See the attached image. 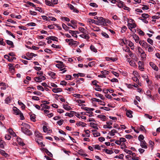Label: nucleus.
Wrapping results in <instances>:
<instances>
[{"mask_svg": "<svg viewBox=\"0 0 160 160\" xmlns=\"http://www.w3.org/2000/svg\"><path fill=\"white\" fill-rule=\"evenodd\" d=\"M21 130L25 134L28 136H30L32 134V133L31 131L24 128H21Z\"/></svg>", "mask_w": 160, "mask_h": 160, "instance_id": "obj_1", "label": "nucleus"}, {"mask_svg": "<svg viewBox=\"0 0 160 160\" xmlns=\"http://www.w3.org/2000/svg\"><path fill=\"white\" fill-rule=\"evenodd\" d=\"M13 110L14 111L13 113L16 115H19L20 113H21V111L16 107H13Z\"/></svg>", "mask_w": 160, "mask_h": 160, "instance_id": "obj_2", "label": "nucleus"}, {"mask_svg": "<svg viewBox=\"0 0 160 160\" xmlns=\"http://www.w3.org/2000/svg\"><path fill=\"white\" fill-rule=\"evenodd\" d=\"M92 101H96L98 102L100 105L103 106H104L105 105L104 102L102 101L101 100L99 99L96 98H93L92 99Z\"/></svg>", "mask_w": 160, "mask_h": 160, "instance_id": "obj_3", "label": "nucleus"}, {"mask_svg": "<svg viewBox=\"0 0 160 160\" xmlns=\"http://www.w3.org/2000/svg\"><path fill=\"white\" fill-rule=\"evenodd\" d=\"M149 64L150 66L152 67V68L154 70L156 71H158V67L154 64L153 62H149Z\"/></svg>", "mask_w": 160, "mask_h": 160, "instance_id": "obj_4", "label": "nucleus"}, {"mask_svg": "<svg viewBox=\"0 0 160 160\" xmlns=\"http://www.w3.org/2000/svg\"><path fill=\"white\" fill-rule=\"evenodd\" d=\"M140 142V145L142 148L145 149H146L148 148L147 144L144 140L141 141Z\"/></svg>", "mask_w": 160, "mask_h": 160, "instance_id": "obj_5", "label": "nucleus"}, {"mask_svg": "<svg viewBox=\"0 0 160 160\" xmlns=\"http://www.w3.org/2000/svg\"><path fill=\"white\" fill-rule=\"evenodd\" d=\"M117 1H118V2L117 4L118 7L120 8H122L124 5V2L120 0H117Z\"/></svg>", "mask_w": 160, "mask_h": 160, "instance_id": "obj_6", "label": "nucleus"}, {"mask_svg": "<svg viewBox=\"0 0 160 160\" xmlns=\"http://www.w3.org/2000/svg\"><path fill=\"white\" fill-rule=\"evenodd\" d=\"M68 5L70 9L73 10V12L77 13L79 12V11L76 9L71 4H68Z\"/></svg>", "mask_w": 160, "mask_h": 160, "instance_id": "obj_7", "label": "nucleus"}, {"mask_svg": "<svg viewBox=\"0 0 160 160\" xmlns=\"http://www.w3.org/2000/svg\"><path fill=\"white\" fill-rule=\"evenodd\" d=\"M133 112L131 110H126V114L127 116L129 118H131L132 117V114Z\"/></svg>", "mask_w": 160, "mask_h": 160, "instance_id": "obj_8", "label": "nucleus"}, {"mask_svg": "<svg viewBox=\"0 0 160 160\" xmlns=\"http://www.w3.org/2000/svg\"><path fill=\"white\" fill-rule=\"evenodd\" d=\"M17 139V142L20 145L23 146L25 145V143L22 142V140L20 138L18 137Z\"/></svg>", "mask_w": 160, "mask_h": 160, "instance_id": "obj_9", "label": "nucleus"}, {"mask_svg": "<svg viewBox=\"0 0 160 160\" xmlns=\"http://www.w3.org/2000/svg\"><path fill=\"white\" fill-rule=\"evenodd\" d=\"M74 113H76V112L73 111H71L70 113L67 112L65 114V115L70 117H71L73 116V114Z\"/></svg>", "mask_w": 160, "mask_h": 160, "instance_id": "obj_10", "label": "nucleus"}, {"mask_svg": "<svg viewBox=\"0 0 160 160\" xmlns=\"http://www.w3.org/2000/svg\"><path fill=\"white\" fill-rule=\"evenodd\" d=\"M76 125L77 126H81L82 127H84L86 126L87 124L82 122H78L76 123Z\"/></svg>", "mask_w": 160, "mask_h": 160, "instance_id": "obj_11", "label": "nucleus"}, {"mask_svg": "<svg viewBox=\"0 0 160 160\" xmlns=\"http://www.w3.org/2000/svg\"><path fill=\"white\" fill-rule=\"evenodd\" d=\"M98 20L100 25H104V18L102 17H100Z\"/></svg>", "mask_w": 160, "mask_h": 160, "instance_id": "obj_12", "label": "nucleus"}, {"mask_svg": "<svg viewBox=\"0 0 160 160\" xmlns=\"http://www.w3.org/2000/svg\"><path fill=\"white\" fill-rule=\"evenodd\" d=\"M43 151L46 152V153L48 156H49V157H52L53 155L52 154L51 152H49L47 149L45 148H43Z\"/></svg>", "mask_w": 160, "mask_h": 160, "instance_id": "obj_13", "label": "nucleus"}, {"mask_svg": "<svg viewBox=\"0 0 160 160\" xmlns=\"http://www.w3.org/2000/svg\"><path fill=\"white\" fill-rule=\"evenodd\" d=\"M0 152L2 156H4L5 157H7L8 156V154L3 150L0 149Z\"/></svg>", "mask_w": 160, "mask_h": 160, "instance_id": "obj_14", "label": "nucleus"}, {"mask_svg": "<svg viewBox=\"0 0 160 160\" xmlns=\"http://www.w3.org/2000/svg\"><path fill=\"white\" fill-rule=\"evenodd\" d=\"M6 42L8 44L11 45V48H13L14 47V46L12 42L9 40H6Z\"/></svg>", "mask_w": 160, "mask_h": 160, "instance_id": "obj_15", "label": "nucleus"}, {"mask_svg": "<svg viewBox=\"0 0 160 160\" xmlns=\"http://www.w3.org/2000/svg\"><path fill=\"white\" fill-rule=\"evenodd\" d=\"M52 91L54 93H57L62 92V90L61 88H54L52 89Z\"/></svg>", "mask_w": 160, "mask_h": 160, "instance_id": "obj_16", "label": "nucleus"}, {"mask_svg": "<svg viewBox=\"0 0 160 160\" xmlns=\"http://www.w3.org/2000/svg\"><path fill=\"white\" fill-rule=\"evenodd\" d=\"M117 133V131L114 129L112 130L111 131L108 133V134L110 136H113L115 135V133Z\"/></svg>", "mask_w": 160, "mask_h": 160, "instance_id": "obj_17", "label": "nucleus"}, {"mask_svg": "<svg viewBox=\"0 0 160 160\" xmlns=\"http://www.w3.org/2000/svg\"><path fill=\"white\" fill-rule=\"evenodd\" d=\"M63 107L65 109L68 111L72 109L71 107L68 106L67 104L64 105L63 104Z\"/></svg>", "mask_w": 160, "mask_h": 160, "instance_id": "obj_18", "label": "nucleus"}, {"mask_svg": "<svg viewBox=\"0 0 160 160\" xmlns=\"http://www.w3.org/2000/svg\"><path fill=\"white\" fill-rule=\"evenodd\" d=\"M48 74L51 76L52 78H55V76H56V73L54 72H49L48 73Z\"/></svg>", "mask_w": 160, "mask_h": 160, "instance_id": "obj_19", "label": "nucleus"}, {"mask_svg": "<svg viewBox=\"0 0 160 160\" xmlns=\"http://www.w3.org/2000/svg\"><path fill=\"white\" fill-rule=\"evenodd\" d=\"M45 2L46 4L47 5L51 6H54V5H53V4L52 3V2H50V1L47 0H45Z\"/></svg>", "mask_w": 160, "mask_h": 160, "instance_id": "obj_20", "label": "nucleus"}, {"mask_svg": "<svg viewBox=\"0 0 160 160\" xmlns=\"http://www.w3.org/2000/svg\"><path fill=\"white\" fill-rule=\"evenodd\" d=\"M80 36L83 38L88 39L89 38V36L87 34L84 35V34H81L80 35Z\"/></svg>", "mask_w": 160, "mask_h": 160, "instance_id": "obj_21", "label": "nucleus"}, {"mask_svg": "<svg viewBox=\"0 0 160 160\" xmlns=\"http://www.w3.org/2000/svg\"><path fill=\"white\" fill-rule=\"evenodd\" d=\"M95 95L97 97H99L102 100H104L105 98L102 95L98 93H96L95 94Z\"/></svg>", "mask_w": 160, "mask_h": 160, "instance_id": "obj_22", "label": "nucleus"}, {"mask_svg": "<svg viewBox=\"0 0 160 160\" xmlns=\"http://www.w3.org/2000/svg\"><path fill=\"white\" fill-rule=\"evenodd\" d=\"M98 117L101 119L103 121H105L106 119V117L104 115H98Z\"/></svg>", "mask_w": 160, "mask_h": 160, "instance_id": "obj_23", "label": "nucleus"}, {"mask_svg": "<svg viewBox=\"0 0 160 160\" xmlns=\"http://www.w3.org/2000/svg\"><path fill=\"white\" fill-rule=\"evenodd\" d=\"M5 144V142L2 140H1L0 141V147L2 148H4V144Z\"/></svg>", "mask_w": 160, "mask_h": 160, "instance_id": "obj_24", "label": "nucleus"}, {"mask_svg": "<svg viewBox=\"0 0 160 160\" xmlns=\"http://www.w3.org/2000/svg\"><path fill=\"white\" fill-rule=\"evenodd\" d=\"M35 118H36L35 115L34 114H33L31 115V116H30L31 120L34 122H35L36 121V120L35 119Z\"/></svg>", "mask_w": 160, "mask_h": 160, "instance_id": "obj_25", "label": "nucleus"}, {"mask_svg": "<svg viewBox=\"0 0 160 160\" xmlns=\"http://www.w3.org/2000/svg\"><path fill=\"white\" fill-rule=\"evenodd\" d=\"M22 125L24 126L23 128L27 129H29L30 128V126L29 124L26 123H22Z\"/></svg>", "mask_w": 160, "mask_h": 160, "instance_id": "obj_26", "label": "nucleus"}, {"mask_svg": "<svg viewBox=\"0 0 160 160\" xmlns=\"http://www.w3.org/2000/svg\"><path fill=\"white\" fill-rule=\"evenodd\" d=\"M131 26L130 27H129V28L131 30V28H134L136 27V25L135 23H128Z\"/></svg>", "mask_w": 160, "mask_h": 160, "instance_id": "obj_27", "label": "nucleus"}, {"mask_svg": "<svg viewBox=\"0 0 160 160\" xmlns=\"http://www.w3.org/2000/svg\"><path fill=\"white\" fill-rule=\"evenodd\" d=\"M35 134L36 136L40 138H42V134L39 132L38 131H36L35 132Z\"/></svg>", "mask_w": 160, "mask_h": 160, "instance_id": "obj_28", "label": "nucleus"}, {"mask_svg": "<svg viewBox=\"0 0 160 160\" xmlns=\"http://www.w3.org/2000/svg\"><path fill=\"white\" fill-rule=\"evenodd\" d=\"M142 46L145 49H146L148 47V44L146 42L144 41V42H143L142 45Z\"/></svg>", "mask_w": 160, "mask_h": 160, "instance_id": "obj_29", "label": "nucleus"}, {"mask_svg": "<svg viewBox=\"0 0 160 160\" xmlns=\"http://www.w3.org/2000/svg\"><path fill=\"white\" fill-rule=\"evenodd\" d=\"M62 28L66 31H68V29H69L70 28L67 27L64 23H63L62 24Z\"/></svg>", "mask_w": 160, "mask_h": 160, "instance_id": "obj_30", "label": "nucleus"}, {"mask_svg": "<svg viewBox=\"0 0 160 160\" xmlns=\"http://www.w3.org/2000/svg\"><path fill=\"white\" fill-rule=\"evenodd\" d=\"M133 38L135 40V42H137L139 39V38L138 35L136 34L134 35L133 36Z\"/></svg>", "mask_w": 160, "mask_h": 160, "instance_id": "obj_31", "label": "nucleus"}, {"mask_svg": "<svg viewBox=\"0 0 160 160\" xmlns=\"http://www.w3.org/2000/svg\"><path fill=\"white\" fill-rule=\"evenodd\" d=\"M50 38V40H52L53 41H55L57 42L58 41V38L56 37L53 36H51Z\"/></svg>", "mask_w": 160, "mask_h": 160, "instance_id": "obj_32", "label": "nucleus"}, {"mask_svg": "<svg viewBox=\"0 0 160 160\" xmlns=\"http://www.w3.org/2000/svg\"><path fill=\"white\" fill-rule=\"evenodd\" d=\"M124 157V155L123 154H121L119 156H116L114 157L115 158H118L120 159H123Z\"/></svg>", "mask_w": 160, "mask_h": 160, "instance_id": "obj_33", "label": "nucleus"}, {"mask_svg": "<svg viewBox=\"0 0 160 160\" xmlns=\"http://www.w3.org/2000/svg\"><path fill=\"white\" fill-rule=\"evenodd\" d=\"M56 66L58 68H62L64 67V65L63 63L61 64H57L56 65Z\"/></svg>", "mask_w": 160, "mask_h": 160, "instance_id": "obj_34", "label": "nucleus"}, {"mask_svg": "<svg viewBox=\"0 0 160 160\" xmlns=\"http://www.w3.org/2000/svg\"><path fill=\"white\" fill-rule=\"evenodd\" d=\"M144 138V137L142 135H140L138 137V139L140 142L141 141H143Z\"/></svg>", "mask_w": 160, "mask_h": 160, "instance_id": "obj_35", "label": "nucleus"}, {"mask_svg": "<svg viewBox=\"0 0 160 160\" xmlns=\"http://www.w3.org/2000/svg\"><path fill=\"white\" fill-rule=\"evenodd\" d=\"M90 126L93 128L96 129H98V128L97 126H94V125L95 124L94 123L90 122Z\"/></svg>", "mask_w": 160, "mask_h": 160, "instance_id": "obj_36", "label": "nucleus"}, {"mask_svg": "<svg viewBox=\"0 0 160 160\" xmlns=\"http://www.w3.org/2000/svg\"><path fill=\"white\" fill-rule=\"evenodd\" d=\"M142 16L144 18L147 19L149 17V15L148 14L143 13L142 14Z\"/></svg>", "mask_w": 160, "mask_h": 160, "instance_id": "obj_37", "label": "nucleus"}, {"mask_svg": "<svg viewBox=\"0 0 160 160\" xmlns=\"http://www.w3.org/2000/svg\"><path fill=\"white\" fill-rule=\"evenodd\" d=\"M90 48L92 51L94 52H97V49L95 48L94 46L93 45L91 46Z\"/></svg>", "mask_w": 160, "mask_h": 160, "instance_id": "obj_38", "label": "nucleus"}, {"mask_svg": "<svg viewBox=\"0 0 160 160\" xmlns=\"http://www.w3.org/2000/svg\"><path fill=\"white\" fill-rule=\"evenodd\" d=\"M92 146L94 147L95 149H98L99 150H101L100 146L98 145H93Z\"/></svg>", "mask_w": 160, "mask_h": 160, "instance_id": "obj_39", "label": "nucleus"}, {"mask_svg": "<svg viewBox=\"0 0 160 160\" xmlns=\"http://www.w3.org/2000/svg\"><path fill=\"white\" fill-rule=\"evenodd\" d=\"M35 81L37 82H40L42 81L40 77H36L34 78Z\"/></svg>", "mask_w": 160, "mask_h": 160, "instance_id": "obj_40", "label": "nucleus"}, {"mask_svg": "<svg viewBox=\"0 0 160 160\" xmlns=\"http://www.w3.org/2000/svg\"><path fill=\"white\" fill-rule=\"evenodd\" d=\"M32 52H28L26 53V55L29 58H32Z\"/></svg>", "mask_w": 160, "mask_h": 160, "instance_id": "obj_41", "label": "nucleus"}, {"mask_svg": "<svg viewBox=\"0 0 160 160\" xmlns=\"http://www.w3.org/2000/svg\"><path fill=\"white\" fill-rule=\"evenodd\" d=\"M123 50L127 52H130V50L129 48L128 47H126L125 48H123Z\"/></svg>", "mask_w": 160, "mask_h": 160, "instance_id": "obj_42", "label": "nucleus"}, {"mask_svg": "<svg viewBox=\"0 0 160 160\" xmlns=\"http://www.w3.org/2000/svg\"><path fill=\"white\" fill-rule=\"evenodd\" d=\"M106 152L108 154H111L113 153V152L112 151L108 150L107 149H106Z\"/></svg>", "mask_w": 160, "mask_h": 160, "instance_id": "obj_43", "label": "nucleus"}, {"mask_svg": "<svg viewBox=\"0 0 160 160\" xmlns=\"http://www.w3.org/2000/svg\"><path fill=\"white\" fill-rule=\"evenodd\" d=\"M89 5L93 7L97 8L98 7V5L95 3L91 2L89 4Z\"/></svg>", "mask_w": 160, "mask_h": 160, "instance_id": "obj_44", "label": "nucleus"}, {"mask_svg": "<svg viewBox=\"0 0 160 160\" xmlns=\"http://www.w3.org/2000/svg\"><path fill=\"white\" fill-rule=\"evenodd\" d=\"M26 3L30 6H32L35 8H37V7H36V5H35L33 3L28 1Z\"/></svg>", "mask_w": 160, "mask_h": 160, "instance_id": "obj_45", "label": "nucleus"}, {"mask_svg": "<svg viewBox=\"0 0 160 160\" xmlns=\"http://www.w3.org/2000/svg\"><path fill=\"white\" fill-rule=\"evenodd\" d=\"M36 25V24L35 23L33 22H30V23H28V24H26V26H35Z\"/></svg>", "mask_w": 160, "mask_h": 160, "instance_id": "obj_46", "label": "nucleus"}, {"mask_svg": "<svg viewBox=\"0 0 160 160\" xmlns=\"http://www.w3.org/2000/svg\"><path fill=\"white\" fill-rule=\"evenodd\" d=\"M93 135L94 137H97L100 136V133L97 131L96 132L93 133Z\"/></svg>", "mask_w": 160, "mask_h": 160, "instance_id": "obj_47", "label": "nucleus"}, {"mask_svg": "<svg viewBox=\"0 0 160 160\" xmlns=\"http://www.w3.org/2000/svg\"><path fill=\"white\" fill-rule=\"evenodd\" d=\"M11 100L10 99V98H9L8 97L6 99H5V102L7 104H8V103H10L11 102Z\"/></svg>", "mask_w": 160, "mask_h": 160, "instance_id": "obj_48", "label": "nucleus"}, {"mask_svg": "<svg viewBox=\"0 0 160 160\" xmlns=\"http://www.w3.org/2000/svg\"><path fill=\"white\" fill-rule=\"evenodd\" d=\"M146 54L145 53V52L144 51H142V52L141 53V57L142 58H143V59L146 58Z\"/></svg>", "mask_w": 160, "mask_h": 160, "instance_id": "obj_49", "label": "nucleus"}, {"mask_svg": "<svg viewBox=\"0 0 160 160\" xmlns=\"http://www.w3.org/2000/svg\"><path fill=\"white\" fill-rule=\"evenodd\" d=\"M64 122V120L63 119H61L59 121L57 122V123L60 126Z\"/></svg>", "mask_w": 160, "mask_h": 160, "instance_id": "obj_50", "label": "nucleus"}, {"mask_svg": "<svg viewBox=\"0 0 160 160\" xmlns=\"http://www.w3.org/2000/svg\"><path fill=\"white\" fill-rule=\"evenodd\" d=\"M147 42L151 45H152L153 43V41L150 38H148L147 39Z\"/></svg>", "mask_w": 160, "mask_h": 160, "instance_id": "obj_51", "label": "nucleus"}, {"mask_svg": "<svg viewBox=\"0 0 160 160\" xmlns=\"http://www.w3.org/2000/svg\"><path fill=\"white\" fill-rule=\"evenodd\" d=\"M66 79L67 80H71L72 79V76L70 75H66Z\"/></svg>", "mask_w": 160, "mask_h": 160, "instance_id": "obj_52", "label": "nucleus"}, {"mask_svg": "<svg viewBox=\"0 0 160 160\" xmlns=\"http://www.w3.org/2000/svg\"><path fill=\"white\" fill-rule=\"evenodd\" d=\"M79 44V43L77 41H74L73 40V42H72V45L75 46H77Z\"/></svg>", "mask_w": 160, "mask_h": 160, "instance_id": "obj_53", "label": "nucleus"}, {"mask_svg": "<svg viewBox=\"0 0 160 160\" xmlns=\"http://www.w3.org/2000/svg\"><path fill=\"white\" fill-rule=\"evenodd\" d=\"M124 151L125 152L130 155H131V153H132V152L131 151L128 149H124Z\"/></svg>", "mask_w": 160, "mask_h": 160, "instance_id": "obj_54", "label": "nucleus"}, {"mask_svg": "<svg viewBox=\"0 0 160 160\" xmlns=\"http://www.w3.org/2000/svg\"><path fill=\"white\" fill-rule=\"evenodd\" d=\"M44 51L47 53H52L53 52L50 49L46 48L44 50Z\"/></svg>", "mask_w": 160, "mask_h": 160, "instance_id": "obj_55", "label": "nucleus"}, {"mask_svg": "<svg viewBox=\"0 0 160 160\" xmlns=\"http://www.w3.org/2000/svg\"><path fill=\"white\" fill-rule=\"evenodd\" d=\"M102 36L106 38H108L109 37L108 35L104 32H102Z\"/></svg>", "mask_w": 160, "mask_h": 160, "instance_id": "obj_56", "label": "nucleus"}, {"mask_svg": "<svg viewBox=\"0 0 160 160\" xmlns=\"http://www.w3.org/2000/svg\"><path fill=\"white\" fill-rule=\"evenodd\" d=\"M101 73L102 74L105 75L108 74V71L104 70L101 71Z\"/></svg>", "mask_w": 160, "mask_h": 160, "instance_id": "obj_57", "label": "nucleus"}, {"mask_svg": "<svg viewBox=\"0 0 160 160\" xmlns=\"http://www.w3.org/2000/svg\"><path fill=\"white\" fill-rule=\"evenodd\" d=\"M36 142L38 143V144L39 145H41L42 147H44L45 145L43 144V143L42 142H41L40 140H37L36 141Z\"/></svg>", "mask_w": 160, "mask_h": 160, "instance_id": "obj_58", "label": "nucleus"}, {"mask_svg": "<svg viewBox=\"0 0 160 160\" xmlns=\"http://www.w3.org/2000/svg\"><path fill=\"white\" fill-rule=\"evenodd\" d=\"M142 6L143 7L142 8V9L143 10H148L149 9L148 6H147L146 5H142Z\"/></svg>", "mask_w": 160, "mask_h": 160, "instance_id": "obj_59", "label": "nucleus"}, {"mask_svg": "<svg viewBox=\"0 0 160 160\" xmlns=\"http://www.w3.org/2000/svg\"><path fill=\"white\" fill-rule=\"evenodd\" d=\"M68 32L70 33H71L72 34V35L73 36H74V35L76 34V33H75V32L74 31H72L71 30H69Z\"/></svg>", "mask_w": 160, "mask_h": 160, "instance_id": "obj_60", "label": "nucleus"}, {"mask_svg": "<svg viewBox=\"0 0 160 160\" xmlns=\"http://www.w3.org/2000/svg\"><path fill=\"white\" fill-rule=\"evenodd\" d=\"M146 93H147V96L151 98V97H152L151 92L150 90H148L147 91Z\"/></svg>", "mask_w": 160, "mask_h": 160, "instance_id": "obj_61", "label": "nucleus"}, {"mask_svg": "<svg viewBox=\"0 0 160 160\" xmlns=\"http://www.w3.org/2000/svg\"><path fill=\"white\" fill-rule=\"evenodd\" d=\"M73 97L77 98H81V95L80 94H74L73 95Z\"/></svg>", "mask_w": 160, "mask_h": 160, "instance_id": "obj_62", "label": "nucleus"}, {"mask_svg": "<svg viewBox=\"0 0 160 160\" xmlns=\"http://www.w3.org/2000/svg\"><path fill=\"white\" fill-rule=\"evenodd\" d=\"M84 132L86 133V134H87L88 135L87 136L88 137H90V134H89V132L90 131L89 130H84Z\"/></svg>", "mask_w": 160, "mask_h": 160, "instance_id": "obj_63", "label": "nucleus"}, {"mask_svg": "<svg viewBox=\"0 0 160 160\" xmlns=\"http://www.w3.org/2000/svg\"><path fill=\"white\" fill-rule=\"evenodd\" d=\"M133 80L135 82H136L137 83H139V80L138 78H137L136 77H134L133 78Z\"/></svg>", "mask_w": 160, "mask_h": 160, "instance_id": "obj_64", "label": "nucleus"}]
</instances>
